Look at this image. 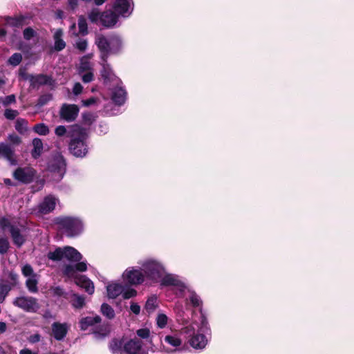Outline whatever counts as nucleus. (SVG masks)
Listing matches in <instances>:
<instances>
[{
	"label": "nucleus",
	"mask_w": 354,
	"mask_h": 354,
	"mask_svg": "<svg viewBox=\"0 0 354 354\" xmlns=\"http://www.w3.org/2000/svg\"><path fill=\"white\" fill-rule=\"evenodd\" d=\"M79 34L86 35L88 33L87 23L84 17L80 16L78 19Z\"/></svg>",
	"instance_id": "38"
},
{
	"label": "nucleus",
	"mask_w": 354,
	"mask_h": 354,
	"mask_svg": "<svg viewBox=\"0 0 354 354\" xmlns=\"http://www.w3.org/2000/svg\"><path fill=\"white\" fill-rule=\"evenodd\" d=\"M68 299H70L72 306L75 308H81L85 304L84 297L75 293L72 294Z\"/></svg>",
	"instance_id": "31"
},
{
	"label": "nucleus",
	"mask_w": 354,
	"mask_h": 354,
	"mask_svg": "<svg viewBox=\"0 0 354 354\" xmlns=\"http://www.w3.org/2000/svg\"><path fill=\"white\" fill-rule=\"evenodd\" d=\"M122 277L124 282L133 286L142 284L147 280L141 268L133 266L127 268Z\"/></svg>",
	"instance_id": "9"
},
{
	"label": "nucleus",
	"mask_w": 354,
	"mask_h": 354,
	"mask_svg": "<svg viewBox=\"0 0 354 354\" xmlns=\"http://www.w3.org/2000/svg\"><path fill=\"white\" fill-rule=\"evenodd\" d=\"M47 257L55 261L66 259L71 262H78L82 259V254L76 249L70 246L57 248L54 251H50Z\"/></svg>",
	"instance_id": "7"
},
{
	"label": "nucleus",
	"mask_w": 354,
	"mask_h": 354,
	"mask_svg": "<svg viewBox=\"0 0 354 354\" xmlns=\"http://www.w3.org/2000/svg\"><path fill=\"white\" fill-rule=\"evenodd\" d=\"M33 149L32 150V156L34 158H37L41 153L43 150V142L39 138H34L32 140Z\"/></svg>",
	"instance_id": "30"
},
{
	"label": "nucleus",
	"mask_w": 354,
	"mask_h": 354,
	"mask_svg": "<svg viewBox=\"0 0 354 354\" xmlns=\"http://www.w3.org/2000/svg\"><path fill=\"white\" fill-rule=\"evenodd\" d=\"M136 335L141 339H147L150 337L151 332L149 328H143L137 330Z\"/></svg>",
	"instance_id": "44"
},
{
	"label": "nucleus",
	"mask_w": 354,
	"mask_h": 354,
	"mask_svg": "<svg viewBox=\"0 0 354 354\" xmlns=\"http://www.w3.org/2000/svg\"><path fill=\"white\" fill-rule=\"evenodd\" d=\"M101 318L100 316L96 315L95 317H86L82 318L80 322V328L82 330H86L88 326H93L95 324L100 323Z\"/></svg>",
	"instance_id": "29"
},
{
	"label": "nucleus",
	"mask_w": 354,
	"mask_h": 354,
	"mask_svg": "<svg viewBox=\"0 0 354 354\" xmlns=\"http://www.w3.org/2000/svg\"><path fill=\"white\" fill-rule=\"evenodd\" d=\"M209 330L206 318L201 317V325L198 326L196 324H193L183 328V332L187 334L189 337V344L196 349H203L207 344L208 339L205 336Z\"/></svg>",
	"instance_id": "2"
},
{
	"label": "nucleus",
	"mask_w": 354,
	"mask_h": 354,
	"mask_svg": "<svg viewBox=\"0 0 354 354\" xmlns=\"http://www.w3.org/2000/svg\"><path fill=\"white\" fill-rule=\"evenodd\" d=\"M79 0H68V5L72 9H75L78 5Z\"/></svg>",
	"instance_id": "64"
},
{
	"label": "nucleus",
	"mask_w": 354,
	"mask_h": 354,
	"mask_svg": "<svg viewBox=\"0 0 354 354\" xmlns=\"http://www.w3.org/2000/svg\"><path fill=\"white\" fill-rule=\"evenodd\" d=\"M33 130L35 131V133H37L39 135H41V136H46V135L48 134V133H49V129H48V126L44 123H39V124H36L33 127Z\"/></svg>",
	"instance_id": "39"
},
{
	"label": "nucleus",
	"mask_w": 354,
	"mask_h": 354,
	"mask_svg": "<svg viewBox=\"0 0 354 354\" xmlns=\"http://www.w3.org/2000/svg\"><path fill=\"white\" fill-rule=\"evenodd\" d=\"M0 228L5 231L8 229L13 243L17 247H21L25 242V229H20L17 227L10 225V223H0Z\"/></svg>",
	"instance_id": "13"
},
{
	"label": "nucleus",
	"mask_w": 354,
	"mask_h": 354,
	"mask_svg": "<svg viewBox=\"0 0 354 354\" xmlns=\"http://www.w3.org/2000/svg\"><path fill=\"white\" fill-rule=\"evenodd\" d=\"M81 76L82 80L84 83H89L92 82L94 79V74L93 71H88L82 73L80 75Z\"/></svg>",
	"instance_id": "48"
},
{
	"label": "nucleus",
	"mask_w": 354,
	"mask_h": 354,
	"mask_svg": "<svg viewBox=\"0 0 354 354\" xmlns=\"http://www.w3.org/2000/svg\"><path fill=\"white\" fill-rule=\"evenodd\" d=\"M87 265L84 261L79 262L75 266L68 265L65 267L64 274L69 277H73L75 283L80 287L84 288L86 292L89 295H92L94 292V285L93 283L88 279L87 277L83 275H77L75 274V271L84 272L86 270Z\"/></svg>",
	"instance_id": "4"
},
{
	"label": "nucleus",
	"mask_w": 354,
	"mask_h": 354,
	"mask_svg": "<svg viewBox=\"0 0 354 354\" xmlns=\"http://www.w3.org/2000/svg\"><path fill=\"white\" fill-rule=\"evenodd\" d=\"M40 335L39 334H35L29 337V342L31 343H36L40 340Z\"/></svg>",
	"instance_id": "61"
},
{
	"label": "nucleus",
	"mask_w": 354,
	"mask_h": 354,
	"mask_svg": "<svg viewBox=\"0 0 354 354\" xmlns=\"http://www.w3.org/2000/svg\"><path fill=\"white\" fill-rule=\"evenodd\" d=\"M17 275L12 272H4L0 279V303H3L12 288L17 283Z\"/></svg>",
	"instance_id": "8"
},
{
	"label": "nucleus",
	"mask_w": 354,
	"mask_h": 354,
	"mask_svg": "<svg viewBox=\"0 0 354 354\" xmlns=\"http://www.w3.org/2000/svg\"><path fill=\"white\" fill-rule=\"evenodd\" d=\"M79 111L77 105L64 104L59 110V115L62 120L66 122H72L76 119Z\"/></svg>",
	"instance_id": "18"
},
{
	"label": "nucleus",
	"mask_w": 354,
	"mask_h": 354,
	"mask_svg": "<svg viewBox=\"0 0 354 354\" xmlns=\"http://www.w3.org/2000/svg\"><path fill=\"white\" fill-rule=\"evenodd\" d=\"M22 60V55L21 53H14L9 59H8V64L16 66H18Z\"/></svg>",
	"instance_id": "42"
},
{
	"label": "nucleus",
	"mask_w": 354,
	"mask_h": 354,
	"mask_svg": "<svg viewBox=\"0 0 354 354\" xmlns=\"http://www.w3.org/2000/svg\"><path fill=\"white\" fill-rule=\"evenodd\" d=\"M48 168L52 174L53 180L57 182L61 180L66 171V162L63 156H55Z\"/></svg>",
	"instance_id": "12"
},
{
	"label": "nucleus",
	"mask_w": 354,
	"mask_h": 354,
	"mask_svg": "<svg viewBox=\"0 0 354 354\" xmlns=\"http://www.w3.org/2000/svg\"><path fill=\"white\" fill-rule=\"evenodd\" d=\"M122 84L118 86L112 84V86H108L111 91V97L112 101L117 105H122L127 99V92L122 87Z\"/></svg>",
	"instance_id": "19"
},
{
	"label": "nucleus",
	"mask_w": 354,
	"mask_h": 354,
	"mask_svg": "<svg viewBox=\"0 0 354 354\" xmlns=\"http://www.w3.org/2000/svg\"><path fill=\"white\" fill-rule=\"evenodd\" d=\"M160 351L167 354H173L182 351L183 341L180 334L171 332L160 335Z\"/></svg>",
	"instance_id": "6"
},
{
	"label": "nucleus",
	"mask_w": 354,
	"mask_h": 354,
	"mask_svg": "<svg viewBox=\"0 0 354 354\" xmlns=\"http://www.w3.org/2000/svg\"><path fill=\"white\" fill-rule=\"evenodd\" d=\"M0 156H3L11 165H16L17 164L15 157V148L10 144L0 142Z\"/></svg>",
	"instance_id": "20"
},
{
	"label": "nucleus",
	"mask_w": 354,
	"mask_h": 354,
	"mask_svg": "<svg viewBox=\"0 0 354 354\" xmlns=\"http://www.w3.org/2000/svg\"><path fill=\"white\" fill-rule=\"evenodd\" d=\"M97 132H99L100 133H106L108 131V127L106 124H100L98 127V129H97Z\"/></svg>",
	"instance_id": "59"
},
{
	"label": "nucleus",
	"mask_w": 354,
	"mask_h": 354,
	"mask_svg": "<svg viewBox=\"0 0 354 354\" xmlns=\"http://www.w3.org/2000/svg\"><path fill=\"white\" fill-rule=\"evenodd\" d=\"M72 129L73 127H71L69 131H67L66 128L64 126L59 125L56 127L55 133L57 136H63L66 134L68 137H71L70 133H71Z\"/></svg>",
	"instance_id": "43"
},
{
	"label": "nucleus",
	"mask_w": 354,
	"mask_h": 354,
	"mask_svg": "<svg viewBox=\"0 0 354 354\" xmlns=\"http://www.w3.org/2000/svg\"><path fill=\"white\" fill-rule=\"evenodd\" d=\"M9 242L6 238H0V254H6L9 248Z\"/></svg>",
	"instance_id": "46"
},
{
	"label": "nucleus",
	"mask_w": 354,
	"mask_h": 354,
	"mask_svg": "<svg viewBox=\"0 0 354 354\" xmlns=\"http://www.w3.org/2000/svg\"><path fill=\"white\" fill-rule=\"evenodd\" d=\"M83 120L88 124H91L95 121V116L91 113H84L82 114Z\"/></svg>",
	"instance_id": "51"
},
{
	"label": "nucleus",
	"mask_w": 354,
	"mask_h": 354,
	"mask_svg": "<svg viewBox=\"0 0 354 354\" xmlns=\"http://www.w3.org/2000/svg\"><path fill=\"white\" fill-rule=\"evenodd\" d=\"M22 272L24 275L26 277H30V276H36V274H33L32 268L29 265H26L22 268Z\"/></svg>",
	"instance_id": "53"
},
{
	"label": "nucleus",
	"mask_w": 354,
	"mask_h": 354,
	"mask_svg": "<svg viewBox=\"0 0 354 354\" xmlns=\"http://www.w3.org/2000/svg\"><path fill=\"white\" fill-rule=\"evenodd\" d=\"M122 295V297L124 299H128L135 297L137 295V292L136 290H134L133 288H127V290L124 289Z\"/></svg>",
	"instance_id": "49"
},
{
	"label": "nucleus",
	"mask_w": 354,
	"mask_h": 354,
	"mask_svg": "<svg viewBox=\"0 0 354 354\" xmlns=\"http://www.w3.org/2000/svg\"><path fill=\"white\" fill-rule=\"evenodd\" d=\"M107 332H108V330H106V328H105L104 330L103 333H100L95 331V332H94V336L96 338L104 337L106 335Z\"/></svg>",
	"instance_id": "63"
},
{
	"label": "nucleus",
	"mask_w": 354,
	"mask_h": 354,
	"mask_svg": "<svg viewBox=\"0 0 354 354\" xmlns=\"http://www.w3.org/2000/svg\"><path fill=\"white\" fill-rule=\"evenodd\" d=\"M53 292L54 295L57 296H62L64 295V291L62 288L60 287H55L53 288Z\"/></svg>",
	"instance_id": "60"
},
{
	"label": "nucleus",
	"mask_w": 354,
	"mask_h": 354,
	"mask_svg": "<svg viewBox=\"0 0 354 354\" xmlns=\"http://www.w3.org/2000/svg\"><path fill=\"white\" fill-rule=\"evenodd\" d=\"M57 199L53 196H46L39 205V212L41 214H48L55 209Z\"/></svg>",
	"instance_id": "23"
},
{
	"label": "nucleus",
	"mask_w": 354,
	"mask_h": 354,
	"mask_svg": "<svg viewBox=\"0 0 354 354\" xmlns=\"http://www.w3.org/2000/svg\"><path fill=\"white\" fill-rule=\"evenodd\" d=\"M36 175V171L30 167H18L13 173L15 180L24 183H31Z\"/></svg>",
	"instance_id": "14"
},
{
	"label": "nucleus",
	"mask_w": 354,
	"mask_h": 354,
	"mask_svg": "<svg viewBox=\"0 0 354 354\" xmlns=\"http://www.w3.org/2000/svg\"><path fill=\"white\" fill-rule=\"evenodd\" d=\"M15 129L21 134L28 131V121L24 118H18L15 122Z\"/></svg>",
	"instance_id": "33"
},
{
	"label": "nucleus",
	"mask_w": 354,
	"mask_h": 354,
	"mask_svg": "<svg viewBox=\"0 0 354 354\" xmlns=\"http://www.w3.org/2000/svg\"><path fill=\"white\" fill-rule=\"evenodd\" d=\"M37 283L38 280L36 276H30L26 279V284L28 290L31 292H37L38 290L37 288Z\"/></svg>",
	"instance_id": "32"
},
{
	"label": "nucleus",
	"mask_w": 354,
	"mask_h": 354,
	"mask_svg": "<svg viewBox=\"0 0 354 354\" xmlns=\"http://www.w3.org/2000/svg\"><path fill=\"white\" fill-rule=\"evenodd\" d=\"M30 82L32 87H36L40 85L50 84V77L48 75L39 74L37 75H28L26 77Z\"/></svg>",
	"instance_id": "24"
},
{
	"label": "nucleus",
	"mask_w": 354,
	"mask_h": 354,
	"mask_svg": "<svg viewBox=\"0 0 354 354\" xmlns=\"http://www.w3.org/2000/svg\"><path fill=\"white\" fill-rule=\"evenodd\" d=\"M185 296H180L181 297H185L187 301H189L192 305L194 307L200 306L202 304V301L200 297L196 294V292L187 286H186V290L183 292Z\"/></svg>",
	"instance_id": "27"
},
{
	"label": "nucleus",
	"mask_w": 354,
	"mask_h": 354,
	"mask_svg": "<svg viewBox=\"0 0 354 354\" xmlns=\"http://www.w3.org/2000/svg\"><path fill=\"white\" fill-rule=\"evenodd\" d=\"M21 22H22V19H19V18H16V19H10L9 20H8V23L11 24L12 26H19L21 24Z\"/></svg>",
	"instance_id": "57"
},
{
	"label": "nucleus",
	"mask_w": 354,
	"mask_h": 354,
	"mask_svg": "<svg viewBox=\"0 0 354 354\" xmlns=\"http://www.w3.org/2000/svg\"><path fill=\"white\" fill-rule=\"evenodd\" d=\"M110 349L114 354H122L123 345L119 340L114 339L110 343Z\"/></svg>",
	"instance_id": "36"
},
{
	"label": "nucleus",
	"mask_w": 354,
	"mask_h": 354,
	"mask_svg": "<svg viewBox=\"0 0 354 354\" xmlns=\"http://www.w3.org/2000/svg\"><path fill=\"white\" fill-rule=\"evenodd\" d=\"M118 16L111 10L102 12L100 24L106 28H113L117 24Z\"/></svg>",
	"instance_id": "21"
},
{
	"label": "nucleus",
	"mask_w": 354,
	"mask_h": 354,
	"mask_svg": "<svg viewBox=\"0 0 354 354\" xmlns=\"http://www.w3.org/2000/svg\"><path fill=\"white\" fill-rule=\"evenodd\" d=\"M8 138L12 145H19L21 142V138L16 134L9 135Z\"/></svg>",
	"instance_id": "54"
},
{
	"label": "nucleus",
	"mask_w": 354,
	"mask_h": 354,
	"mask_svg": "<svg viewBox=\"0 0 354 354\" xmlns=\"http://www.w3.org/2000/svg\"><path fill=\"white\" fill-rule=\"evenodd\" d=\"M156 308V299L150 298L149 299L145 304V308L149 312L153 311Z\"/></svg>",
	"instance_id": "52"
},
{
	"label": "nucleus",
	"mask_w": 354,
	"mask_h": 354,
	"mask_svg": "<svg viewBox=\"0 0 354 354\" xmlns=\"http://www.w3.org/2000/svg\"><path fill=\"white\" fill-rule=\"evenodd\" d=\"M70 134L71 140L69 144V150L71 153L76 157L85 156L88 153L87 145L85 142L87 136L86 130L78 125H74Z\"/></svg>",
	"instance_id": "3"
},
{
	"label": "nucleus",
	"mask_w": 354,
	"mask_h": 354,
	"mask_svg": "<svg viewBox=\"0 0 354 354\" xmlns=\"http://www.w3.org/2000/svg\"><path fill=\"white\" fill-rule=\"evenodd\" d=\"M122 354H148V351L142 348V341L133 338L123 345Z\"/></svg>",
	"instance_id": "15"
},
{
	"label": "nucleus",
	"mask_w": 354,
	"mask_h": 354,
	"mask_svg": "<svg viewBox=\"0 0 354 354\" xmlns=\"http://www.w3.org/2000/svg\"><path fill=\"white\" fill-rule=\"evenodd\" d=\"M147 280L158 282L165 274V267L158 261L153 259H147L139 262Z\"/></svg>",
	"instance_id": "5"
},
{
	"label": "nucleus",
	"mask_w": 354,
	"mask_h": 354,
	"mask_svg": "<svg viewBox=\"0 0 354 354\" xmlns=\"http://www.w3.org/2000/svg\"><path fill=\"white\" fill-rule=\"evenodd\" d=\"M95 101H96L95 98L91 97V98L88 99V100H83L82 101V104L84 106H89L91 104H93L95 102Z\"/></svg>",
	"instance_id": "58"
},
{
	"label": "nucleus",
	"mask_w": 354,
	"mask_h": 354,
	"mask_svg": "<svg viewBox=\"0 0 354 354\" xmlns=\"http://www.w3.org/2000/svg\"><path fill=\"white\" fill-rule=\"evenodd\" d=\"M24 37L26 40H30L35 36V31L32 28H26L24 30Z\"/></svg>",
	"instance_id": "50"
},
{
	"label": "nucleus",
	"mask_w": 354,
	"mask_h": 354,
	"mask_svg": "<svg viewBox=\"0 0 354 354\" xmlns=\"http://www.w3.org/2000/svg\"><path fill=\"white\" fill-rule=\"evenodd\" d=\"M95 44L100 52V71L102 78L104 84L112 86V84L118 86L122 84L121 80L115 76L111 66L107 63L108 57L120 52L122 48V41L118 35H113L109 39L104 35H97L95 38Z\"/></svg>",
	"instance_id": "1"
},
{
	"label": "nucleus",
	"mask_w": 354,
	"mask_h": 354,
	"mask_svg": "<svg viewBox=\"0 0 354 354\" xmlns=\"http://www.w3.org/2000/svg\"><path fill=\"white\" fill-rule=\"evenodd\" d=\"M19 114L17 110L11 109H6L4 111V116L6 119L12 120H14Z\"/></svg>",
	"instance_id": "45"
},
{
	"label": "nucleus",
	"mask_w": 354,
	"mask_h": 354,
	"mask_svg": "<svg viewBox=\"0 0 354 354\" xmlns=\"http://www.w3.org/2000/svg\"><path fill=\"white\" fill-rule=\"evenodd\" d=\"M124 290V286L119 283L112 282L107 285V295L111 299H115L122 295Z\"/></svg>",
	"instance_id": "26"
},
{
	"label": "nucleus",
	"mask_w": 354,
	"mask_h": 354,
	"mask_svg": "<svg viewBox=\"0 0 354 354\" xmlns=\"http://www.w3.org/2000/svg\"><path fill=\"white\" fill-rule=\"evenodd\" d=\"M69 326L66 323L54 322L52 324V333L57 340L63 339L68 332Z\"/></svg>",
	"instance_id": "22"
},
{
	"label": "nucleus",
	"mask_w": 354,
	"mask_h": 354,
	"mask_svg": "<svg viewBox=\"0 0 354 354\" xmlns=\"http://www.w3.org/2000/svg\"><path fill=\"white\" fill-rule=\"evenodd\" d=\"M63 31L62 29H57L54 33V48L57 51H61L66 47V43L62 39Z\"/></svg>",
	"instance_id": "28"
},
{
	"label": "nucleus",
	"mask_w": 354,
	"mask_h": 354,
	"mask_svg": "<svg viewBox=\"0 0 354 354\" xmlns=\"http://www.w3.org/2000/svg\"><path fill=\"white\" fill-rule=\"evenodd\" d=\"M101 313L104 316L109 319L115 317V311L111 306L107 304H103L101 306Z\"/></svg>",
	"instance_id": "34"
},
{
	"label": "nucleus",
	"mask_w": 354,
	"mask_h": 354,
	"mask_svg": "<svg viewBox=\"0 0 354 354\" xmlns=\"http://www.w3.org/2000/svg\"><path fill=\"white\" fill-rule=\"evenodd\" d=\"M113 8L118 16L128 17L133 11V3L132 0H116Z\"/></svg>",
	"instance_id": "17"
},
{
	"label": "nucleus",
	"mask_w": 354,
	"mask_h": 354,
	"mask_svg": "<svg viewBox=\"0 0 354 354\" xmlns=\"http://www.w3.org/2000/svg\"><path fill=\"white\" fill-rule=\"evenodd\" d=\"M130 309L135 315H138L140 312V306L137 303L132 302L130 306Z\"/></svg>",
	"instance_id": "56"
},
{
	"label": "nucleus",
	"mask_w": 354,
	"mask_h": 354,
	"mask_svg": "<svg viewBox=\"0 0 354 354\" xmlns=\"http://www.w3.org/2000/svg\"><path fill=\"white\" fill-rule=\"evenodd\" d=\"M102 12H100L98 8H93L88 14V19L92 23H98L101 21Z\"/></svg>",
	"instance_id": "35"
},
{
	"label": "nucleus",
	"mask_w": 354,
	"mask_h": 354,
	"mask_svg": "<svg viewBox=\"0 0 354 354\" xmlns=\"http://www.w3.org/2000/svg\"><path fill=\"white\" fill-rule=\"evenodd\" d=\"M52 100H53V95L51 93H46V94L41 95L37 100V106L39 107H41L44 105H46L47 103H48Z\"/></svg>",
	"instance_id": "40"
},
{
	"label": "nucleus",
	"mask_w": 354,
	"mask_h": 354,
	"mask_svg": "<svg viewBox=\"0 0 354 354\" xmlns=\"http://www.w3.org/2000/svg\"><path fill=\"white\" fill-rule=\"evenodd\" d=\"M75 46L80 52H84L88 46L87 41L84 39H80L76 41Z\"/></svg>",
	"instance_id": "47"
},
{
	"label": "nucleus",
	"mask_w": 354,
	"mask_h": 354,
	"mask_svg": "<svg viewBox=\"0 0 354 354\" xmlns=\"http://www.w3.org/2000/svg\"><path fill=\"white\" fill-rule=\"evenodd\" d=\"M16 102L15 95L12 94L4 97H0V104H2L3 106H8Z\"/></svg>",
	"instance_id": "41"
},
{
	"label": "nucleus",
	"mask_w": 354,
	"mask_h": 354,
	"mask_svg": "<svg viewBox=\"0 0 354 354\" xmlns=\"http://www.w3.org/2000/svg\"><path fill=\"white\" fill-rule=\"evenodd\" d=\"M163 286H172L176 290L178 296H185L183 294L186 290L185 284L176 275L172 274H165L159 279Z\"/></svg>",
	"instance_id": "11"
},
{
	"label": "nucleus",
	"mask_w": 354,
	"mask_h": 354,
	"mask_svg": "<svg viewBox=\"0 0 354 354\" xmlns=\"http://www.w3.org/2000/svg\"><path fill=\"white\" fill-rule=\"evenodd\" d=\"M93 57V54H88L87 55L83 56L80 59V65L77 68V72L79 75H82L84 72L93 71V65L90 62V59Z\"/></svg>",
	"instance_id": "25"
},
{
	"label": "nucleus",
	"mask_w": 354,
	"mask_h": 354,
	"mask_svg": "<svg viewBox=\"0 0 354 354\" xmlns=\"http://www.w3.org/2000/svg\"><path fill=\"white\" fill-rule=\"evenodd\" d=\"M61 232L67 236L73 237L81 234L84 230L82 223H58Z\"/></svg>",
	"instance_id": "16"
},
{
	"label": "nucleus",
	"mask_w": 354,
	"mask_h": 354,
	"mask_svg": "<svg viewBox=\"0 0 354 354\" xmlns=\"http://www.w3.org/2000/svg\"><path fill=\"white\" fill-rule=\"evenodd\" d=\"M156 322V325L159 328H164L167 324L168 317L165 314L160 313L157 315Z\"/></svg>",
	"instance_id": "37"
},
{
	"label": "nucleus",
	"mask_w": 354,
	"mask_h": 354,
	"mask_svg": "<svg viewBox=\"0 0 354 354\" xmlns=\"http://www.w3.org/2000/svg\"><path fill=\"white\" fill-rule=\"evenodd\" d=\"M57 221H80L77 218L74 217H63L57 218Z\"/></svg>",
	"instance_id": "62"
},
{
	"label": "nucleus",
	"mask_w": 354,
	"mask_h": 354,
	"mask_svg": "<svg viewBox=\"0 0 354 354\" xmlns=\"http://www.w3.org/2000/svg\"><path fill=\"white\" fill-rule=\"evenodd\" d=\"M13 305L28 313H36L40 305L36 298L32 297L21 296L15 298Z\"/></svg>",
	"instance_id": "10"
},
{
	"label": "nucleus",
	"mask_w": 354,
	"mask_h": 354,
	"mask_svg": "<svg viewBox=\"0 0 354 354\" xmlns=\"http://www.w3.org/2000/svg\"><path fill=\"white\" fill-rule=\"evenodd\" d=\"M82 89H83V87L81 85L80 83L79 82H77L74 84V86L73 88V93L75 95H77L79 94H80L82 91Z\"/></svg>",
	"instance_id": "55"
}]
</instances>
